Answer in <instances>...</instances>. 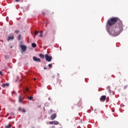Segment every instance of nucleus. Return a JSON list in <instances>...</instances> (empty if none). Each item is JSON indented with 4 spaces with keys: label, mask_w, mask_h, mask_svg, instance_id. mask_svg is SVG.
I'll use <instances>...</instances> for the list:
<instances>
[{
    "label": "nucleus",
    "mask_w": 128,
    "mask_h": 128,
    "mask_svg": "<svg viewBox=\"0 0 128 128\" xmlns=\"http://www.w3.org/2000/svg\"><path fill=\"white\" fill-rule=\"evenodd\" d=\"M10 86V84H8V83H6L2 84V88H5V86Z\"/></svg>",
    "instance_id": "obj_9"
},
{
    "label": "nucleus",
    "mask_w": 128,
    "mask_h": 128,
    "mask_svg": "<svg viewBox=\"0 0 128 128\" xmlns=\"http://www.w3.org/2000/svg\"><path fill=\"white\" fill-rule=\"evenodd\" d=\"M107 88L108 89V90H110V86H108L107 87Z\"/></svg>",
    "instance_id": "obj_22"
},
{
    "label": "nucleus",
    "mask_w": 128,
    "mask_h": 128,
    "mask_svg": "<svg viewBox=\"0 0 128 128\" xmlns=\"http://www.w3.org/2000/svg\"><path fill=\"white\" fill-rule=\"evenodd\" d=\"M8 17L6 18V20H8Z\"/></svg>",
    "instance_id": "obj_30"
},
{
    "label": "nucleus",
    "mask_w": 128,
    "mask_h": 128,
    "mask_svg": "<svg viewBox=\"0 0 128 128\" xmlns=\"http://www.w3.org/2000/svg\"><path fill=\"white\" fill-rule=\"evenodd\" d=\"M49 100H50V98H48Z\"/></svg>",
    "instance_id": "obj_40"
},
{
    "label": "nucleus",
    "mask_w": 128,
    "mask_h": 128,
    "mask_svg": "<svg viewBox=\"0 0 128 128\" xmlns=\"http://www.w3.org/2000/svg\"><path fill=\"white\" fill-rule=\"evenodd\" d=\"M116 22H120V20L116 17L112 18L108 20V26H114Z\"/></svg>",
    "instance_id": "obj_1"
},
{
    "label": "nucleus",
    "mask_w": 128,
    "mask_h": 128,
    "mask_svg": "<svg viewBox=\"0 0 128 128\" xmlns=\"http://www.w3.org/2000/svg\"><path fill=\"white\" fill-rule=\"evenodd\" d=\"M80 104V102H79Z\"/></svg>",
    "instance_id": "obj_37"
},
{
    "label": "nucleus",
    "mask_w": 128,
    "mask_h": 128,
    "mask_svg": "<svg viewBox=\"0 0 128 128\" xmlns=\"http://www.w3.org/2000/svg\"><path fill=\"white\" fill-rule=\"evenodd\" d=\"M12 128V125H8L5 126V128Z\"/></svg>",
    "instance_id": "obj_17"
},
{
    "label": "nucleus",
    "mask_w": 128,
    "mask_h": 128,
    "mask_svg": "<svg viewBox=\"0 0 128 128\" xmlns=\"http://www.w3.org/2000/svg\"><path fill=\"white\" fill-rule=\"evenodd\" d=\"M18 110H19L20 112V110H22V108L20 107V108H18Z\"/></svg>",
    "instance_id": "obj_25"
},
{
    "label": "nucleus",
    "mask_w": 128,
    "mask_h": 128,
    "mask_svg": "<svg viewBox=\"0 0 128 128\" xmlns=\"http://www.w3.org/2000/svg\"><path fill=\"white\" fill-rule=\"evenodd\" d=\"M119 28H120V30H122V24H120V25H119Z\"/></svg>",
    "instance_id": "obj_13"
},
{
    "label": "nucleus",
    "mask_w": 128,
    "mask_h": 128,
    "mask_svg": "<svg viewBox=\"0 0 128 128\" xmlns=\"http://www.w3.org/2000/svg\"><path fill=\"white\" fill-rule=\"evenodd\" d=\"M14 32H15V34H18V32H20V31L18 30H16L14 31Z\"/></svg>",
    "instance_id": "obj_19"
},
{
    "label": "nucleus",
    "mask_w": 128,
    "mask_h": 128,
    "mask_svg": "<svg viewBox=\"0 0 128 128\" xmlns=\"http://www.w3.org/2000/svg\"><path fill=\"white\" fill-rule=\"evenodd\" d=\"M50 110L51 112H52V110Z\"/></svg>",
    "instance_id": "obj_36"
},
{
    "label": "nucleus",
    "mask_w": 128,
    "mask_h": 128,
    "mask_svg": "<svg viewBox=\"0 0 128 128\" xmlns=\"http://www.w3.org/2000/svg\"><path fill=\"white\" fill-rule=\"evenodd\" d=\"M44 70H46V68L45 67V68H44Z\"/></svg>",
    "instance_id": "obj_33"
},
{
    "label": "nucleus",
    "mask_w": 128,
    "mask_h": 128,
    "mask_svg": "<svg viewBox=\"0 0 128 128\" xmlns=\"http://www.w3.org/2000/svg\"><path fill=\"white\" fill-rule=\"evenodd\" d=\"M45 58L46 60L48 62H52V57L50 56H48V54H45Z\"/></svg>",
    "instance_id": "obj_2"
},
{
    "label": "nucleus",
    "mask_w": 128,
    "mask_h": 128,
    "mask_svg": "<svg viewBox=\"0 0 128 128\" xmlns=\"http://www.w3.org/2000/svg\"><path fill=\"white\" fill-rule=\"evenodd\" d=\"M28 98L29 100H32L34 98V97L31 96L30 97H28Z\"/></svg>",
    "instance_id": "obj_15"
},
{
    "label": "nucleus",
    "mask_w": 128,
    "mask_h": 128,
    "mask_svg": "<svg viewBox=\"0 0 128 128\" xmlns=\"http://www.w3.org/2000/svg\"><path fill=\"white\" fill-rule=\"evenodd\" d=\"M58 124H60V122H58V121H56V120L53 121V124L58 125Z\"/></svg>",
    "instance_id": "obj_11"
},
{
    "label": "nucleus",
    "mask_w": 128,
    "mask_h": 128,
    "mask_svg": "<svg viewBox=\"0 0 128 128\" xmlns=\"http://www.w3.org/2000/svg\"><path fill=\"white\" fill-rule=\"evenodd\" d=\"M22 112H26V110L22 109Z\"/></svg>",
    "instance_id": "obj_24"
},
{
    "label": "nucleus",
    "mask_w": 128,
    "mask_h": 128,
    "mask_svg": "<svg viewBox=\"0 0 128 128\" xmlns=\"http://www.w3.org/2000/svg\"><path fill=\"white\" fill-rule=\"evenodd\" d=\"M42 16H45V15H46V14H45L44 12H42Z\"/></svg>",
    "instance_id": "obj_29"
},
{
    "label": "nucleus",
    "mask_w": 128,
    "mask_h": 128,
    "mask_svg": "<svg viewBox=\"0 0 128 128\" xmlns=\"http://www.w3.org/2000/svg\"><path fill=\"white\" fill-rule=\"evenodd\" d=\"M78 106H80V104H78Z\"/></svg>",
    "instance_id": "obj_35"
},
{
    "label": "nucleus",
    "mask_w": 128,
    "mask_h": 128,
    "mask_svg": "<svg viewBox=\"0 0 128 128\" xmlns=\"http://www.w3.org/2000/svg\"><path fill=\"white\" fill-rule=\"evenodd\" d=\"M14 40V36H8L7 38L8 42H10V40Z\"/></svg>",
    "instance_id": "obj_3"
},
{
    "label": "nucleus",
    "mask_w": 128,
    "mask_h": 128,
    "mask_svg": "<svg viewBox=\"0 0 128 128\" xmlns=\"http://www.w3.org/2000/svg\"><path fill=\"white\" fill-rule=\"evenodd\" d=\"M36 80V78H34V80Z\"/></svg>",
    "instance_id": "obj_31"
},
{
    "label": "nucleus",
    "mask_w": 128,
    "mask_h": 128,
    "mask_svg": "<svg viewBox=\"0 0 128 128\" xmlns=\"http://www.w3.org/2000/svg\"><path fill=\"white\" fill-rule=\"evenodd\" d=\"M16 2H20V0L21 2H22L23 0H15Z\"/></svg>",
    "instance_id": "obj_26"
},
{
    "label": "nucleus",
    "mask_w": 128,
    "mask_h": 128,
    "mask_svg": "<svg viewBox=\"0 0 128 128\" xmlns=\"http://www.w3.org/2000/svg\"><path fill=\"white\" fill-rule=\"evenodd\" d=\"M6 58H7L6 56Z\"/></svg>",
    "instance_id": "obj_38"
},
{
    "label": "nucleus",
    "mask_w": 128,
    "mask_h": 128,
    "mask_svg": "<svg viewBox=\"0 0 128 128\" xmlns=\"http://www.w3.org/2000/svg\"><path fill=\"white\" fill-rule=\"evenodd\" d=\"M39 56L40 58H46V56H44V55L43 54H39Z\"/></svg>",
    "instance_id": "obj_10"
},
{
    "label": "nucleus",
    "mask_w": 128,
    "mask_h": 128,
    "mask_svg": "<svg viewBox=\"0 0 128 128\" xmlns=\"http://www.w3.org/2000/svg\"><path fill=\"white\" fill-rule=\"evenodd\" d=\"M22 38V35L19 34L18 36V40H20V39Z\"/></svg>",
    "instance_id": "obj_12"
},
{
    "label": "nucleus",
    "mask_w": 128,
    "mask_h": 128,
    "mask_svg": "<svg viewBox=\"0 0 128 128\" xmlns=\"http://www.w3.org/2000/svg\"><path fill=\"white\" fill-rule=\"evenodd\" d=\"M33 60H34L35 62H41L40 59L36 56L33 57Z\"/></svg>",
    "instance_id": "obj_5"
},
{
    "label": "nucleus",
    "mask_w": 128,
    "mask_h": 128,
    "mask_svg": "<svg viewBox=\"0 0 128 128\" xmlns=\"http://www.w3.org/2000/svg\"><path fill=\"white\" fill-rule=\"evenodd\" d=\"M44 32H42V31H40V38H42V34H43Z\"/></svg>",
    "instance_id": "obj_16"
},
{
    "label": "nucleus",
    "mask_w": 128,
    "mask_h": 128,
    "mask_svg": "<svg viewBox=\"0 0 128 128\" xmlns=\"http://www.w3.org/2000/svg\"><path fill=\"white\" fill-rule=\"evenodd\" d=\"M49 124H54V121L50 122H49Z\"/></svg>",
    "instance_id": "obj_20"
},
{
    "label": "nucleus",
    "mask_w": 128,
    "mask_h": 128,
    "mask_svg": "<svg viewBox=\"0 0 128 128\" xmlns=\"http://www.w3.org/2000/svg\"><path fill=\"white\" fill-rule=\"evenodd\" d=\"M0 74L2 76V71H0Z\"/></svg>",
    "instance_id": "obj_27"
},
{
    "label": "nucleus",
    "mask_w": 128,
    "mask_h": 128,
    "mask_svg": "<svg viewBox=\"0 0 128 128\" xmlns=\"http://www.w3.org/2000/svg\"><path fill=\"white\" fill-rule=\"evenodd\" d=\"M6 58H7L6 56Z\"/></svg>",
    "instance_id": "obj_39"
},
{
    "label": "nucleus",
    "mask_w": 128,
    "mask_h": 128,
    "mask_svg": "<svg viewBox=\"0 0 128 128\" xmlns=\"http://www.w3.org/2000/svg\"><path fill=\"white\" fill-rule=\"evenodd\" d=\"M48 66L49 68H52V64H49Z\"/></svg>",
    "instance_id": "obj_21"
},
{
    "label": "nucleus",
    "mask_w": 128,
    "mask_h": 128,
    "mask_svg": "<svg viewBox=\"0 0 128 128\" xmlns=\"http://www.w3.org/2000/svg\"><path fill=\"white\" fill-rule=\"evenodd\" d=\"M38 34V31H35L34 34V36H36Z\"/></svg>",
    "instance_id": "obj_18"
},
{
    "label": "nucleus",
    "mask_w": 128,
    "mask_h": 128,
    "mask_svg": "<svg viewBox=\"0 0 128 128\" xmlns=\"http://www.w3.org/2000/svg\"><path fill=\"white\" fill-rule=\"evenodd\" d=\"M26 92H28V88H26L25 89Z\"/></svg>",
    "instance_id": "obj_23"
},
{
    "label": "nucleus",
    "mask_w": 128,
    "mask_h": 128,
    "mask_svg": "<svg viewBox=\"0 0 128 128\" xmlns=\"http://www.w3.org/2000/svg\"><path fill=\"white\" fill-rule=\"evenodd\" d=\"M106 100V96H102L100 98V102H104Z\"/></svg>",
    "instance_id": "obj_4"
},
{
    "label": "nucleus",
    "mask_w": 128,
    "mask_h": 128,
    "mask_svg": "<svg viewBox=\"0 0 128 128\" xmlns=\"http://www.w3.org/2000/svg\"><path fill=\"white\" fill-rule=\"evenodd\" d=\"M20 48L22 50V52H26V46L24 45H21Z\"/></svg>",
    "instance_id": "obj_6"
},
{
    "label": "nucleus",
    "mask_w": 128,
    "mask_h": 128,
    "mask_svg": "<svg viewBox=\"0 0 128 128\" xmlns=\"http://www.w3.org/2000/svg\"><path fill=\"white\" fill-rule=\"evenodd\" d=\"M24 98H22V95L20 96H18V102H22V100H24Z\"/></svg>",
    "instance_id": "obj_8"
},
{
    "label": "nucleus",
    "mask_w": 128,
    "mask_h": 128,
    "mask_svg": "<svg viewBox=\"0 0 128 128\" xmlns=\"http://www.w3.org/2000/svg\"><path fill=\"white\" fill-rule=\"evenodd\" d=\"M10 114H14V113L12 112L10 113Z\"/></svg>",
    "instance_id": "obj_32"
},
{
    "label": "nucleus",
    "mask_w": 128,
    "mask_h": 128,
    "mask_svg": "<svg viewBox=\"0 0 128 128\" xmlns=\"http://www.w3.org/2000/svg\"><path fill=\"white\" fill-rule=\"evenodd\" d=\"M56 118V114H54L50 116V118L52 120H54Z\"/></svg>",
    "instance_id": "obj_7"
},
{
    "label": "nucleus",
    "mask_w": 128,
    "mask_h": 128,
    "mask_svg": "<svg viewBox=\"0 0 128 128\" xmlns=\"http://www.w3.org/2000/svg\"><path fill=\"white\" fill-rule=\"evenodd\" d=\"M24 94H26V91H24Z\"/></svg>",
    "instance_id": "obj_34"
},
{
    "label": "nucleus",
    "mask_w": 128,
    "mask_h": 128,
    "mask_svg": "<svg viewBox=\"0 0 128 128\" xmlns=\"http://www.w3.org/2000/svg\"><path fill=\"white\" fill-rule=\"evenodd\" d=\"M108 92H109L110 94H111V93H112V90H108Z\"/></svg>",
    "instance_id": "obj_28"
},
{
    "label": "nucleus",
    "mask_w": 128,
    "mask_h": 128,
    "mask_svg": "<svg viewBox=\"0 0 128 128\" xmlns=\"http://www.w3.org/2000/svg\"><path fill=\"white\" fill-rule=\"evenodd\" d=\"M32 48H36V44L35 43H32Z\"/></svg>",
    "instance_id": "obj_14"
}]
</instances>
